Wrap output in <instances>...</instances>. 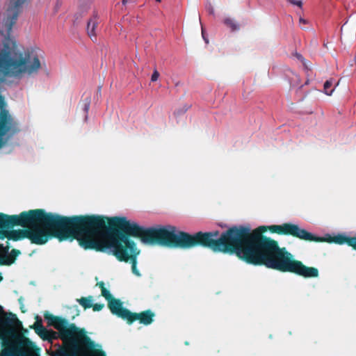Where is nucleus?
I'll return each instance as SVG.
<instances>
[{"mask_svg": "<svg viewBox=\"0 0 356 356\" xmlns=\"http://www.w3.org/2000/svg\"><path fill=\"white\" fill-rule=\"evenodd\" d=\"M131 236L147 244L179 248L174 226L145 228L125 217L97 215H85L78 242L85 250L113 254L120 261H130L132 273L140 276L136 266L139 250Z\"/></svg>", "mask_w": 356, "mask_h": 356, "instance_id": "nucleus-1", "label": "nucleus"}, {"mask_svg": "<svg viewBox=\"0 0 356 356\" xmlns=\"http://www.w3.org/2000/svg\"><path fill=\"white\" fill-rule=\"evenodd\" d=\"M85 215L64 216L44 209L22 211L19 215L0 213V239L14 241L28 238L31 243L43 245L52 238L60 241L80 236Z\"/></svg>", "mask_w": 356, "mask_h": 356, "instance_id": "nucleus-2", "label": "nucleus"}, {"mask_svg": "<svg viewBox=\"0 0 356 356\" xmlns=\"http://www.w3.org/2000/svg\"><path fill=\"white\" fill-rule=\"evenodd\" d=\"M282 225L260 226L252 232L251 227L246 225V263L264 266L282 273H293L305 278L318 277V268L305 266L301 261L296 259L286 248H280L277 241L263 235L268 229L275 233L271 227Z\"/></svg>", "mask_w": 356, "mask_h": 356, "instance_id": "nucleus-3", "label": "nucleus"}, {"mask_svg": "<svg viewBox=\"0 0 356 356\" xmlns=\"http://www.w3.org/2000/svg\"><path fill=\"white\" fill-rule=\"evenodd\" d=\"M40 67L39 58H34L31 63L27 58L10 49L8 42L0 51V83L6 77L20 79L26 74H35ZM20 131L19 122L6 109L4 99L0 95V149Z\"/></svg>", "mask_w": 356, "mask_h": 356, "instance_id": "nucleus-4", "label": "nucleus"}, {"mask_svg": "<svg viewBox=\"0 0 356 356\" xmlns=\"http://www.w3.org/2000/svg\"><path fill=\"white\" fill-rule=\"evenodd\" d=\"M176 234L181 249L202 247L214 252L235 254L245 260V226H234L225 232H197L193 234L177 231Z\"/></svg>", "mask_w": 356, "mask_h": 356, "instance_id": "nucleus-5", "label": "nucleus"}, {"mask_svg": "<svg viewBox=\"0 0 356 356\" xmlns=\"http://www.w3.org/2000/svg\"><path fill=\"white\" fill-rule=\"evenodd\" d=\"M271 230L280 235L292 236L306 241L334 243L339 245L347 244L356 250V236H347L343 234H338L334 236L328 235L327 237L317 236L301 228L298 225L290 222L283 223L282 226H273L271 227Z\"/></svg>", "mask_w": 356, "mask_h": 356, "instance_id": "nucleus-6", "label": "nucleus"}, {"mask_svg": "<svg viewBox=\"0 0 356 356\" xmlns=\"http://www.w3.org/2000/svg\"><path fill=\"white\" fill-rule=\"evenodd\" d=\"M44 317L49 325L58 331L60 338L63 341L70 342L74 349H76L79 344H86L89 347L94 346V342L86 335V331L77 327L74 323H69L67 319L49 312H46Z\"/></svg>", "mask_w": 356, "mask_h": 356, "instance_id": "nucleus-7", "label": "nucleus"}, {"mask_svg": "<svg viewBox=\"0 0 356 356\" xmlns=\"http://www.w3.org/2000/svg\"><path fill=\"white\" fill-rule=\"evenodd\" d=\"M7 1V10L6 13V17L3 19V27L4 29L0 30L1 35L4 36L3 40V47L2 49H5V44L8 42V47L10 49L15 50V51L21 54L23 56L27 58V59L31 63L34 58L38 56H34L32 59L31 58L29 54L24 55V54L17 49V46L15 40L10 38V33L13 29V25L15 24L19 14L21 13L23 6L29 1V0H6Z\"/></svg>", "mask_w": 356, "mask_h": 356, "instance_id": "nucleus-8", "label": "nucleus"}, {"mask_svg": "<svg viewBox=\"0 0 356 356\" xmlns=\"http://www.w3.org/2000/svg\"><path fill=\"white\" fill-rule=\"evenodd\" d=\"M0 332L6 336H10L13 333L14 329L22 327V322L17 318L15 314H6L2 307H0Z\"/></svg>", "mask_w": 356, "mask_h": 356, "instance_id": "nucleus-9", "label": "nucleus"}, {"mask_svg": "<svg viewBox=\"0 0 356 356\" xmlns=\"http://www.w3.org/2000/svg\"><path fill=\"white\" fill-rule=\"evenodd\" d=\"M108 307L113 314L127 322L131 311L123 307L120 300L113 298L108 302Z\"/></svg>", "mask_w": 356, "mask_h": 356, "instance_id": "nucleus-10", "label": "nucleus"}, {"mask_svg": "<svg viewBox=\"0 0 356 356\" xmlns=\"http://www.w3.org/2000/svg\"><path fill=\"white\" fill-rule=\"evenodd\" d=\"M154 313L150 309L140 313L131 312L127 323L128 324H132L134 322L138 321L140 324L149 325L154 321Z\"/></svg>", "mask_w": 356, "mask_h": 356, "instance_id": "nucleus-11", "label": "nucleus"}, {"mask_svg": "<svg viewBox=\"0 0 356 356\" xmlns=\"http://www.w3.org/2000/svg\"><path fill=\"white\" fill-rule=\"evenodd\" d=\"M98 24L99 17L97 14H94L87 22V33L92 41L97 40L96 29Z\"/></svg>", "mask_w": 356, "mask_h": 356, "instance_id": "nucleus-12", "label": "nucleus"}, {"mask_svg": "<svg viewBox=\"0 0 356 356\" xmlns=\"http://www.w3.org/2000/svg\"><path fill=\"white\" fill-rule=\"evenodd\" d=\"M222 24L227 29H229L231 33L238 31L241 27L239 22H237L234 19L229 17H225L222 21Z\"/></svg>", "mask_w": 356, "mask_h": 356, "instance_id": "nucleus-13", "label": "nucleus"}, {"mask_svg": "<svg viewBox=\"0 0 356 356\" xmlns=\"http://www.w3.org/2000/svg\"><path fill=\"white\" fill-rule=\"evenodd\" d=\"M20 251L17 249H13L8 254L5 253L3 254L5 265L10 266L13 264L15 261L17 257L20 254Z\"/></svg>", "mask_w": 356, "mask_h": 356, "instance_id": "nucleus-14", "label": "nucleus"}, {"mask_svg": "<svg viewBox=\"0 0 356 356\" xmlns=\"http://www.w3.org/2000/svg\"><path fill=\"white\" fill-rule=\"evenodd\" d=\"M30 328L34 329L35 332L41 337H43L47 332V329L42 325V319L38 316H36V321L30 326Z\"/></svg>", "mask_w": 356, "mask_h": 356, "instance_id": "nucleus-15", "label": "nucleus"}, {"mask_svg": "<svg viewBox=\"0 0 356 356\" xmlns=\"http://www.w3.org/2000/svg\"><path fill=\"white\" fill-rule=\"evenodd\" d=\"M92 296L82 297L77 300L78 302L85 309H90L92 306Z\"/></svg>", "mask_w": 356, "mask_h": 356, "instance_id": "nucleus-16", "label": "nucleus"}, {"mask_svg": "<svg viewBox=\"0 0 356 356\" xmlns=\"http://www.w3.org/2000/svg\"><path fill=\"white\" fill-rule=\"evenodd\" d=\"M19 351L13 346L4 348L1 356H17Z\"/></svg>", "mask_w": 356, "mask_h": 356, "instance_id": "nucleus-17", "label": "nucleus"}, {"mask_svg": "<svg viewBox=\"0 0 356 356\" xmlns=\"http://www.w3.org/2000/svg\"><path fill=\"white\" fill-rule=\"evenodd\" d=\"M333 83L332 80H327L324 83V91L325 93L327 95H331L334 91V88H331Z\"/></svg>", "mask_w": 356, "mask_h": 356, "instance_id": "nucleus-18", "label": "nucleus"}, {"mask_svg": "<svg viewBox=\"0 0 356 356\" xmlns=\"http://www.w3.org/2000/svg\"><path fill=\"white\" fill-rule=\"evenodd\" d=\"M90 105V97H87L83 101L82 104L83 110L84 113L87 115Z\"/></svg>", "mask_w": 356, "mask_h": 356, "instance_id": "nucleus-19", "label": "nucleus"}, {"mask_svg": "<svg viewBox=\"0 0 356 356\" xmlns=\"http://www.w3.org/2000/svg\"><path fill=\"white\" fill-rule=\"evenodd\" d=\"M102 296L108 302L111 299H113L114 297L111 294L110 291L104 288L101 290Z\"/></svg>", "mask_w": 356, "mask_h": 356, "instance_id": "nucleus-20", "label": "nucleus"}, {"mask_svg": "<svg viewBox=\"0 0 356 356\" xmlns=\"http://www.w3.org/2000/svg\"><path fill=\"white\" fill-rule=\"evenodd\" d=\"M189 107H190L189 106L185 105L182 109H178V110L175 111L174 113V115H179L184 114V113H186L188 111Z\"/></svg>", "mask_w": 356, "mask_h": 356, "instance_id": "nucleus-21", "label": "nucleus"}, {"mask_svg": "<svg viewBox=\"0 0 356 356\" xmlns=\"http://www.w3.org/2000/svg\"><path fill=\"white\" fill-rule=\"evenodd\" d=\"M10 248V243L8 241L6 242V246H3V244H0V252H2L4 254L8 253Z\"/></svg>", "mask_w": 356, "mask_h": 356, "instance_id": "nucleus-22", "label": "nucleus"}, {"mask_svg": "<svg viewBox=\"0 0 356 356\" xmlns=\"http://www.w3.org/2000/svg\"><path fill=\"white\" fill-rule=\"evenodd\" d=\"M104 306V304L96 303V304H92V307L93 311L99 312L103 309Z\"/></svg>", "mask_w": 356, "mask_h": 356, "instance_id": "nucleus-23", "label": "nucleus"}, {"mask_svg": "<svg viewBox=\"0 0 356 356\" xmlns=\"http://www.w3.org/2000/svg\"><path fill=\"white\" fill-rule=\"evenodd\" d=\"M159 77V72L156 70H154V71L153 72V74H152L151 81L153 82L156 81L158 80Z\"/></svg>", "mask_w": 356, "mask_h": 356, "instance_id": "nucleus-24", "label": "nucleus"}, {"mask_svg": "<svg viewBox=\"0 0 356 356\" xmlns=\"http://www.w3.org/2000/svg\"><path fill=\"white\" fill-rule=\"evenodd\" d=\"M288 1L291 4L294 5V6H298L300 8H301L302 6V2L300 0H288Z\"/></svg>", "mask_w": 356, "mask_h": 356, "instance_id": "nucleus-25", "label": "nucleus"}, {"mask_svg": "<svg viewBox=\"0 0 356 356\" xmlns=\"http://www.w3.org/2000/svg\"><path fill=\"white\" fill-rule=\"evenodd\" d=\"M97 285H98V286H99V287L101 289V290H102V289H104V288H106V287H105V284H104V282H102H102H98Z\"/></svg>", "mask_w": 356, "mask_h": 356, "instance_id": "nucleus-26", "label": "nucleus"}, {"mask_svg": "<svg viewBox=\"0 0 356 356\" xmlns=\"http://www.w3.org/2000/svg\"><path fill=\"white\" fill-rule=\"evenodd\" d=\"M1 265H5L4 264V257H3V255H1L0 254V266Z\"/></svg>", "mask_w": 356, "mask_h": 356, "instance_id": "nucleus-27", "label": "nucleus"}, {"mask_svg": "<svg viewBox=\"0 0 356 356\" xmlns=\"http://www.w3.org/2000/svg\"><path fill=\"white\" fill-rule=\"evenodd\" d=\"M19 302L21 303V310L23 313L25 312V310L23 309V305H22V298H19Z\"/></svg>", "mask_w": 356, "mask_h": 356, "instance_id": "nucleus-28", "label": "nucleus"}, {"mask_svg": "<svg viewBox=\"0 0 356 356\" xmlns=\"http://www.w3.org/2000/svg\"><path fill=\"white\" fill-rule=\"evenodd\" d=\"M298 81H299V76H298V75L295 74V80H294V82H297V83H296V85H297V86L300 84V83L298 82Z\"/></svg>", "mask_w": 356, "mask_h": 356, "instance_id": "nucleus-29", "label": "nucleus"}, {"mask_svg": "<svg viewBox=\"0 0 356 356\" xmlns=\"http://www.w3.org/2000/svg\"><path fill=\"white\" fill-rule=\"evenodd\" d=\"M299 22H300V23L305 24L307 23V22L302 17H300L299 19Z\"/></svg>", "mask_w": 356, "mask_h": 356, "instance_id": "nucleus-30", "label": "nucleus"}, {"mask_svg": "<svg viewBox=\"0 0 356 356\" xmlns=\"http://www.w3.org/2000/svg\"><path fill=\"white\" fill-rule=\"evenodd\" d=\"M208 11H209V13L210 14H213V8H212L211 6H209V8H208Z\"/></svg>", "mask_w": 356, "mask_h": 356, "instance_id": "nucleus-31", "label": "nucleus"}, {"mask_svg": "<svg viewBox=\"0 0 356 356\" xmlns=\"http://www.w3.org/2000/svg\"><path fill=\"white\" fill-rule=\"evenodd\" d=\"M202 37L204 38V40L207 43H208V40L204 38V31H202Z\"/></svg>", "mask_w": 356, "mask_h": 356, "instance_id": "nucleus-32", "label": "nucleus"}, {"mask_svg": "<svg viewBox=\"0 0 356 356\" xmlns=\"http://www.w3.org/2000/svg\"><path fill=\"white\" fill-rule=\"evenodd\" d=\"M128 1L129 0H122V3L125 5L128 2Z\"/></svg>", "mask_w": 356, "mask_h": 356, "instance_id": "nucleus-33", "label": "nucleus"}, {"mask_svg": "<svg viewBox=\"0 0 356 356\" xmlns=\"http://www.w3.org/2000/svg\"><path fill=\"white\" fill-rule=\"evenodd\" d=\"M24 340L26 342L31 343V341L29 340V339H28V338H25Z\"/></svg>", "mask_w": 356, "mask_h": 356, "instance_id": "nucleus-34", "label": "nucleus"}, {"mask_svg": "<svg viewBox=\"0 0 356 356\" xmlns=\"http://www.w3.org/2000/svg\"><path fill=\"white\" fill-rule=\"evenodd\" d=\"M3 280V277L1 275V273H0V282Z\"/></svg>", "mask_w": 356, "mask_h": 356, "instance_id": "nucleus-35", "label": "nucleus"}, {"mask_svg": "<svg viewBox=\"0 0 356 356\" xmlns=\"http://www.w3.org/2000/svg\"><path fill=\"white\" fill-rule=\"evenodd\" d=\"M102 356H104V353L103 352L100 353Z\"/></svg>", "mask_w": 356, "mask_h": 356, "instance_id": "nucleus-36", "label": "nucleus"}, {"mask_svg": "<svg viewBox=\"0 0 356 356\" xmlns=\"http://www.w3.org/2000/svg\"><path fill=\"white\" fill-rule=\"evenodd\" d=\"M157 2H161V0H156Z\"/></svg>", "mask_w": 356, "mask_h": 356, "instance_id": "nucleus-37", "label": "nucleus"}]
</instances>
